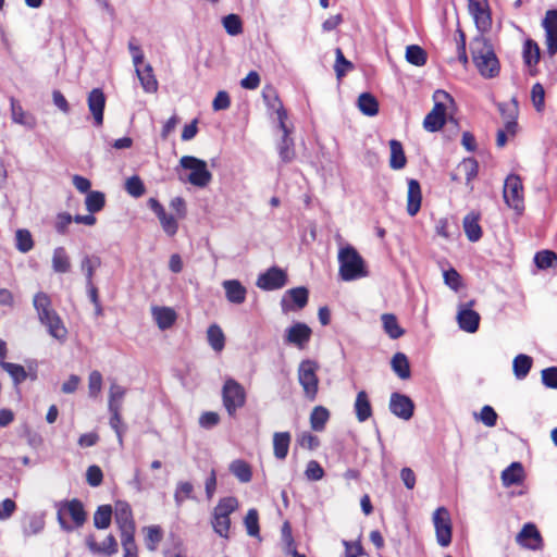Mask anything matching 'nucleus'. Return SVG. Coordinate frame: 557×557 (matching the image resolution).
<instances>
[{"label":"nucleus","instance_id":"obj_1","mask_svg":"<svg viewBox=\"0 0 557 557\" xmlns=\"http://www.w3.org/2000/svg\"><path fill=\"white\" fill-rule=\"evenodd\" d=\"M473 63L484 78H494L499 74V61L491 42L482 37H475L470 44Z\"/></svg>","mask_w":557,"mask_h":557},{"label":"nucleus","instance_id":"obj_2","mask_svg":"<svg viewBox=\"0 0 557 557\" xmlns=\"http://www.w3.org/2000/svg\"><path fill=\"white\" fill-rule=\"evenodd\" d=\"M181 182L205 188L212 181V173L209 171L207 162L194 156H183L178 165L175 168Z\"/></svg>","mask_w":557,"mask_h":557},{"label":"nucleus","instance_id":"obj_3","mask_svg":"<svg viewBox=\"0 0 557 557\" xmlns=\"http://www.w3.org/2000/svg\"><path fill=\"white\" fill-rule=\"evenodd\" d=\"M338 275L345 282L356 281L368 276V270L363 258L350 245H347L338 251Z\"/></svg>","mask_w":557,"mask_h":557},{"label":"nucleus","instance_id":"obj_4","mask_svg":"<svg viewBox=\"0 0 557 557\" xmlns=\"http://www.w3.org/2000/svg\"><path fill=\"white\" fill-rule=\"evenodd\" d=\"M57 507V519L60 528L65 532H72L75 528L84 525L87 519L83 503L77 499L59 502Z\"/></svg>","mask_w":557,"mask_h":557},{"label":"nucleus","instance_id":"obj_5","mask_svg":"<svg viewBox=\"0 0 557 557\" xmlns=\"http://www.w3.org/2000/svg\"><path fill=\"white\" fill-rule=\"evenodd\" d=\"M319 364L311 359L302 360L297 369L298 383L302 387L304 396L309 401H314L319 392Z\"/></svg>","mask_w":557,"mask_h":557},{"label":"nucleus","instance_id":"obj_6","mask_svg":"<svg viewBox=\"0 0 557 557\" xmlns=\"http://www.w3.org/2000/svg\"><path fill=\"white\" fill-rule=\"evenodd\" d=\"M223 405L230 416L246 403L245 388L234 379H227L222 388Z\"/></svg>","mask_w":557,"mask_h":557},{"label":"nucleus","instance_id":"obj_7","mask_svg":"<svg viewBox=\"0 0 557 557\" xmlns=\"http://www.w3.org/2000/svg\"><path fill=\"white\" fill-rule=\"evenodd\" d=\"M433 524L435 528L436 541L440 546L447 547L451 543V518L445 507H438L433 512Z\"/></svg>","mask_w":557,"mask_h":557},{"label":"nucleus","instance_id":"obj_8","mask_svg":"<svg viewBox=\"0 0 557 557\" xmlns=\"http://www.w3.org/2000/svg\"><path fill=\"white\" fill-rule=\"evenodd\" d=\"M523 187L522 182L518 175L510 174L507 176L504 185V199L505 202L521 213L523 210Z\"/></svg>","mask_w":557,"mask_h":557},{"label":"nucleus","instance_id":"obj_9","mask_svg":"<svg viewBox=\"0 0 557 557\" xmlns=\"http://www.w3.org/2000/svg\"><path fill=\"white\" fill-rule=\"evenodd\" d=\"M287 284V274L277 267H271L265 272L259 274L256 285L262 290H275Z\"/></svg>","mask_w":557,"mask_h":557},{"label":"nucleus","instance_id":"obj_10","mask_svg":"<svg viewBox=\"0 0 557 557\" xmlns=\"http://www.w3.org/2000/svg\"><path fill=\"white\" fill-rule=\"evenodd\" d=\"M309 293L306 287H295L285 292L281 299V308L284 313L298 311L308 304Z\"/></svg>","mask_w":557,"mask_h":557},{"label":"nucleus","instance_id":"obj_11","mask_svg":"<svg viewBox=\"0 0 557 557\" xmlns=\"http://www.w3.org/2000/svg\"><path fill=\"white\" fill-rule=\"evenodd\" d=\"M37 315L40 323L47 327L50 336L59 341H64L66 338L67 330L53 308L45 310Z\"/></svg>","mask_w":557,"mask_h":557},{"label":"nucleus","instance_id":"obj_12","mask_svg":"<svg viewBox=\"0 0 557 557\" xmlns=\"http://www.w3.org/2000/svg\"><path fill=\"white\" fill-rule=\"evenodd\" d=\"M312 335L311 329L302 322H296L286 329L284 342L299 349L306 348Z\"/></svg>","mask_w":557,"mask_h":557},{"label":"nucleus","instance_id":"obj_13","mask_svg":"<svg viewBox=\"0 0 557 557\" xmlns=\"http://www.w3.org/2000/svg\"><path fill=\"white\" fill-rule=\"evenodd\" d=\"M542 26L545 30V45L549 57L557 53V10L552 9L546 11L542 21Z\"/></svg>","mask_w":557,"mask_h":557},{"label":"nucleus","instance_id":"obj_14","mask_svg":"<svg viewBox=\"0 0 557 557\" xmlns=\"http://www.w3.org/2000/svg\"><path fill=\"white\" fill-rule=\"evenodd\" d=\"M474 301L470 300L467 304L459 305L457 312V322L460 330L467 333H474L478 331L480 325V314L472 310Z\"/></svg>","mask_w":557,"mask_h":557},{"label":"nucleus","instance_id":"obj_15","mask_svg":"<svg viewBox=\"0 0 557 557\" xmlns=\"http://www.w3.org/2000/svg\"><path fill=\"white\" fill-rule=\"evenodd\" d=\"M113 513L115 523L121 533L135 532L133 511L127 502H115Z\"/></svg>","mask_w":557,"mask_h":557},{"label":"nucleus","instance_id":"obj_16","mask_svg":"<svg viewBox=\"0 0 557 557\" xmlns=\"http://www.w3.org/2000/svg\"><path fill=\"white\" fill-rule=\"evenodd\" d=\"M469 12L474 20L475 26L480 32H486L491 28L492 20L486 0H468Z\"/></svg>","mask_w":557,"mask_h":557},{"label":"nucleus","instance_id":"obj_17","mask_svg":"<svg viewBox=\"0 0 557 557\" xmlns=\"http://www.w3.org/2000/svg\"><path fill=\"white\" fill-rule=\"evenodd\" d=\"M516 541L519 545L531 549L539 550L543 547V540L537 528L533 523H525L521 531L517 534Z\"/></svg>","mask_w":557,"mask_h":557},{"label":"nucleus","instance_id":"obj_18","mask_svg":"<svg viewBox=\"0 0 557 557\" xmlns=\"http://www.w3.org/2000/svg\"><path fill=\"white\" fill-rule=\"evenodd\" d=\"M389 410L396 417L409 420L413 416V401L406 395L393 393L389 399Z\"/></svg>","mask_w":557,"mask_h":557},{"label":"nucleus","instance_id":"obj_19","mask_svg":"<svg viewBox=\"0 0 557 557\" xmlns=\"http://www.w3.org/2000/svg\"><path fill=\"white\" fill-rule=\"evenodd\" d=\"M88 108L92 114L95 125L100 126L103 123V110L106 106V97L100 88L92 89L88 95Z\"/></svg>","mask_w":557,"mask_h":557},{"label":"nucleus","instance_id":"obj_20","mask_svg":"<svg viewBox=\"0 0 557 557\" xmlns=\"http://www.w3.org/2000/svg\"><path fill=\"white\" fill-rule=\"evenodd\" d=\"M85 542L88 549L92 554L97 555L112 556L116 554L119 549L117 542L112 534H109L101 544L96 542V539L92 534L88 535Z\"/></svg>","mask_w":557,"mask_h":557},{"label":"nucleus","instance_id":"obj_21","mask_svg":"<svg viewBox=\"0 0 557 557\" xmlns=\"http://www.w3.org/2000/svg\"><path fill=\"white\" fill-rule=\"evenodd\" d=\"M225 297L233 305H242L247 297V288L238 280H225L222 282Z\"/></svg>","mask_w":557,"mask_h":557},{"label":"nucleus","instance_id":"obj_22","mask_svg":"<svg viewBox=\"0 0 557 557\" xmlns=\"http://www.w3.org/2000/svg\"><path fill=\"white\" fill-rule=\"evenodd\" d=\"M478 172V161L473 158H466L458 164L456 173L451 175V180L457 181L459 176L463 175L466 178V185L472 190L473 186L471 185V182L476 177Z\"/></svg>","mask_w":557,"mask_h":557},{"label":"nucleus","instance_id":"obj_23","mask_svg":"<svg viewBox=\"0 0 557 557\" xmlns=\"http://www.w3.org/2000/svg\"><path fill=\"white\" fill-rule=\"evenodd\" d=\"M11 119L14 123L23 125L29 129L36 126V119L33 114L26 112L21 103L13 97L10 98Z\"/></svg>","mask_w":557,"mask_h":557},{"label":"nucleus","instance_id":"obj_24","mask_svg":"<svg viewBox=\"0 0 557 557\" xmlns=\"http://www.w3.org/2000/svg\"><path fill=\"white\" fill-rule=\"evenodd\" d=\"M44 513L33 512L24 517L22 521V532L24 536H33L42 532L45 529Z\"/></svg>","mask_w":557,"mask_h":557},{"label":"nucleus","instance_id":"obj_25","mask_svg":"<svg viewBox=\"0 0 557 557\" xmlns=\"http://www.w3.org/2000/svg\"><path fill=\"white\" fill-rule=\"evenodd\" d=\"M421 187L417 180H409L407 194V212L410 216H414L421 208Z\"/></svg>","mask_w":557,"mask_h":557},{"label":"nucleus","instance_id":"obj_26","mask_svg":"<svg viewBox=\"0 0 557 557\" xmlns=\"http://www.w3.org/2000/svg\"><path fill=\"white\" fill-rule=\"evenodd\" d=\"M152 317L162 331L170 329L176 321V312L169 307H152Z\"/></svg>","mask_w":557,"mask_h":557},{"label":"nucleus","instance_id":"obj_27","mask_svg":"<svg viewBox=\"0 0 557 557\" xmlns=\"http://www.w3.org/2000/svg\"><path fill=\"white\" fill-rule=\"evenodd\" d=\"M290 441L289 432H275L273 434V455L277 460H284L287 457Z\"/></svg>","mask_w":557,"mask_h":557},{"label":"nucleus","instance_id":"obj_28","mask_svg":"<svg viewBox=\"0 0 557 557\" xmlns=\"http://www.w3.org/2000/svg\"><path fill=\"white\" fill-rule=\"evenodd\" d=\"M354 409L359 422H364L372 416L371 403L366 391H360L357 394Z\"/></svg>","mask_w":557,"mask_h":557},{"label":"nucleus","instance_id":"obj_29","mask_svg":"<svg viewBox=\"0 0 557 557\" xmlns=\"http://www.w3.org/2000/svg\"><path fill=\"white\" fill-rule=\"evenodd\" d=\"M524 478V470L520 462H512L502 472V482L506 487L520 484Z\"/></svg>","mask_w":557,"mask_h":557},{"label":"nucleus","instance_id":"obj_30","mask_svg":"<svg viewBox=\"0 0 557 557\" xmlns=\"http://www.w3.org/2000/svg\"><path fill=\"white\" fill-rule=\"evenodd\" d=\"M479 214L470 212L463 218V230L468 239L472 243L478 242L482 237V228L479 224Z\"/></svg>","mask_w":557,"mask_h":557},{"label":"nucleus","instance_id":"obj_31","mask_svg":"<svg viewBox=\"0 0 557 557\" xmlns=\"http://www.w3.org/2000/svg\"><path fill=\"white\" fill-rule=\"evenodd\" d=\"M136 74L146 92H156L158 90V81L150 64H146L144 69L137 66Z\"/></svg>","mask_w":557,"mask_h":557},{"label":"nucleus","instance_id":"obj_32","mask_svg":"<svg viewBox=\"0 0 557 557\" xmlns=\"http://www.w3.org/2000/svg\"><path fill=\"white\" fill-rule=\"evenodd\" d=\"M126 388L116 382H112L109 388L108 409L109 411H121Z\"/></svg>","mask_w":557,"mask_h":557},{"label":"nucleus","instance_id":"obj_33","mask_svg":"<svg viewBox=\"0 0 557 557\" xmlns=\"http://www.w3.org/2000/svg\"><path fill=\"white\" fill-rule=\"evenodd\" d=\"M51 263L55 273L63 274L71 270V259L64 247L54 248Z\"/></svg>","mask_w":557,"mask_h":557},{"label":"nucleus","instance_id":"obj_34","mask_svg":"<svg viewBox=\"0 0 557 557\" xmlns=\"http://www.w3.org/2000/svg\"><path fill=\"white\" fill-rule=\"evenodd\" d=\"M384 332L392 338L397 339L405 334V330L398 324L397 318L393 313H384L381 317Z\"/></svg>","mask_w":557,"mask_h":557},{"label":"nucleus","instance_id":"obj_35","mask_svg":"<svg viewBox=\"0 0 557 557\" xmlns=\"http://www.w3.org/2000/svg\"><path fill=\"white\" fill-rule=\"evenodd\" d=\"M358 109L367 116H374L379 112V102L370 92H362L358 97Z\"/></svg>","mask_w":557,"mask_h":557},{"label":"nucleus","instance_id":"obj_36","mask_svg":"<svg viewBox=\"0 0 557 557\" xmlns=\"http://www.w3.org/2000/svg\"><path fill=\"white\" fill-rule=\"evenodd\" d=\"M277 151L280 159L284 163H289L295 159L294 140L289 137V133H283L282 139L277 145Z\"/></svg>","mask_w":557,"mask_h":557},{"label":"nucleus","instance_id":"obj_37","mask_svg":"<svg viewBox=\"0 0 557 557\" xmlns=\"http://www.w3.org/2000/svg\"><path fill=\"white\" fill-rule=\"evenodd\" d=\"M207 339L210 347L216 351L221 352L225 346V335L222 329L218 324H211L207 330Z\"/></svg>","mask_w":557,"mask_h":557},{"label":"nucleus","instance_id":"obj_38","mask_svg":"<svg viewBox=\"0 0 557 557\" xmlns=\"http://www.w3.org/2000/svg\"><path fill=\"white\" fill-rule=\"evenodd\" d=\"M330 419V411L323 406H317L310 413V426L315 432L325 429V424Z\"/></svg>","mask_w":557,"mask_h":557},{"label":"nucleus","instance_id":"obj_39","mask_svg":"<svg viewBox=\"0 0 557 557\" xmlns=\"http://www.w3.org/2000/svg\"><path fill=\"white\" fill-rule=\"evenodd\" d=\"M101 265V259L98 256L86 255L81 261V270L85 275L86 284L94 283L95 271Z\"/></svg>","mask_w":557,"mask_h":557},{"label":"nucleus","instance_id":"obj_40","mask_svg":"<svg viewBox=\"0 0 557 557\" xmlns=\"http://www.w3.org/2000/svg\"><path fill=\"white\" fill-rule=\"evenodd\" d=\"M391 159L389 165L394 170H400L406 165V156L400 141L392 139L389 141Z\"/></svg>","mask_w":557,"mask_h":557},{"label":"nucleus","instance_id":"obj_41","mask_svg":"<svg viewBox=\"0 0 557 557\" xmlns=\"http://www.w3.org/2000/svg\"><path fill=\"white\" fill-rule=\"evenodd\" d=\"M113 508L111 505H101L94 515V525L99 530L108 529L111 524Z\"/></svg>","mask_w":557,"mask_h":557},{"label":"nucleus","instance_id":"obj_42","mask_svg":"<svg viewBox=\"0 0 557 557\" xmlns=\"http://www.w3.org/2000/svg\"><path fill=\"white\" fill-rule=\"evenodd\" d=\"M230 471L242 483H248L252 478L250 466L242 459L232 461L230 465Z\"/></svg>","mask_w":557,"mask_h":557},{"label":"nucleus","instance_id":"obj_43","mask_svg":"<svg viewBox=\"0 0 557 557\" xmlns=\"http://www.w3.org/2000/svg\"><path fill=\"white\" fill-rule=\"evenodd\" d=\"M392 369L393 371L403 380L408 379L410 376V366L408 358L403 352H396L392 358Z\"/></svg>","mask_w":557,"mask_h":557},{"label":"nucleus","instance_id":"obj_44","mask_svg":"<svg viewBox=\"0 0 557 557\" xmlns=\"http://www.w3.org/2000/svg\"><path fill=\"white\" fill-rule=\"evenodd\" d=\"M532 358L528 355H518L512 362L513 373L517 379H524L531 370Z\"/></svg>","mask_w":557,"mask_h":557},{"label":"nucleus","instance_id":"obj_45","mask_svg":"<svg viewBox=\"0 0 557 557\" xmlns=\"http://www.w3.org/2000/svg\"><path fill=\"white\" fill-rule=\"evenodd\" d=\"M523 61L528 66H534L540 61V47L532 40L527 39L523 45Z\"/></svg>","mask_w":557,"mask_h":557},{"label":"nucleus","instance_id":"obj_46","mask_svg":"<svg viewBox=\"0 0 557 557\" xmlns=\"http://www.w3.org/2000/svg\"><path fill=\"white\" fill-rule=\"evenodd\" d=\"M106 205L104 194L101 191H89L85 199V206L89 213H96L103 209Z\"/></svg>","mask_w":557,"mask_h":557},{"label":"nucleus","instance_id":"obj_47","mask_svg":"<svg viewBox=\"0 0 557 557\" xmlns=\"http://www.w3.org/2000/svg\"><path fill=\"white\" fill-rule=\"evenodd\" d=\"M11 376L14 385L23 383L27 379V372L23 366L13 362H2L1 367Z\"/></svg>","mask_w":557,"mask_h":557},{"label":"nucleus","instance_id":"obj_48","mask_svg":"<svg viewBox=\"0 0 557 557\" xmlns=\"http://www.w3.org/2000/svg\"><path fill=\"white\" fill-rule=\"evenodd\" d=\"M238 508V500L236 497L227 496L219 500L213 509V513L230 517Z\"/></svg>","mask_w":557,"mask_h":557},{"label":"nucleus","instance_id":"obj_49","mask_svg":"<svg viewBox=\"0 0 557 557\" xmlns=\"http://www.w3.org/2000/svg\"><path fill=\"white\" fill-rule=\"evenodd\" d=\"M406 60L416 66H422L426 63V53L418 45H410L406 49Z\"/></svg>","mask_w":557,"mask_h":557},{"label":"nucleus","instance_id":"obj_50","mask_svg":"<svg viewBox=\"0 0 557 557\" xmlns=\"http://www.w3.org/2000/svg\"><path fill=\"white\" fill-rule=\"evenodd\" d=\"M556 261L557 255L552 250H542L534 256V263L541 270L554 267Z\"/></svg>","mask_w":557,"mask_h":557},{"label":"nucleus","instance_id":"obj_51","mask_svg":"<svg viewBox=\"0 0 557 557\" xmlns=\"http://www.w3.org/2000/svg\"><path fill=\"white\" fill-rule=\"evenodd\" d=\"M16 248L18 251L26 253L34 247V240L28 230H17L15 233Z\"/></svg>","mask_w":557,"mask_h":557},{"label":"nucleus","instance_id":"obj_52","mask_svg":"<svg viewBox=\"0 0 557 557\" xmlns=\"http://www.w3.org/2000/svg\"><path fill=\"white\" fill-rule=\"evenodd\" d=\"M135 532L121 533L123 557H137V545L134 539Z\"/></svg>","mask_w":557,"mask_h":557},{"label":"nucleus","instance_id":"obj_53","mask_svg":"<svg viewBox=\"0 0 557 557\" xmlns=\"http://www.w3.org/2000/svg\"><path fill=\"white\" fill-rule=\"evenodd\" d=\"M226 33L231 36H237L243 33V23L238 15L228 14L222 20Z\"/></svg>","mask_w":557,"mask_h":557},{"label":"nucleus","instance_id":"obj_54","mask_svg":"<svg viewBox=\"0 0 557 557\" xmlns=\"http://www.w3.org/2000/svg\"><path fill=\"white\" fill-rule=\"evenodd\" d=\"M194 486L189 482H178L174 492V499L177 507L189 498H193Z\"/></svg>","mask_w":557,"mask_h":557},{"label":"nucleus","instance_id":"obj_55","mask_svg":"<svg viewBox=\"0 0 557 557\" xmlns=\"http://www.w3.org/2000/svg\"><path fill=\"white\" fill-rule=\"evenodd\" d=\"M212 516V527L215 533H218L221 537L228 539L231 528L230 517H224L215 513H213Z\"/></svg>","mask_w":557,"mask_h":557},{"label":"nucleus","instance_id":"obj_56","mask_svg":"<svg viewBox=\"0 0 557 557\" xmlns=\"http://www.w3.org/2000/svg\"><path fill=\"white\" fill-rule=\"evenodd\" d=\"M102 388V374L98 370H94L88 376V395L90 398H97Z\"/></svg>","mask_w":557,"mask_h":557},{"label":"nucleus","instance_id":"obj_57","mask_svg":"<svg viewBox=\"0 0 557 557\" xmlns=\"http://www.w3.org/2000/svg\"><path fill=\"white\" fill-rule=\"evenodd\" d=\"M125 190L131 196H133L135 198H139L145 194L146 188H145V185H144L143 181L140 180V177L137 175H134L126 180Z\"/></svg>","mask_w":557,"mask_h":557},{"label":"nucleus","instance_id":"obj_58","mask_svg":"<svg viewBox=\"0 0 557 557\" xmlns=\"http://www.w3.org/2000/svg\"><path fill=\"white\" fill-rule=\"evenodd\" d=\"M160 221L161 227L164 233L169 236H174L178 231V222L172 214H168L165 211L157 216Z\"/></svg>","mask_w":557,"mask_h":557},{"label":"nucleus","instance_id":"obj_59","mask_svg":"<svg viewBox=\"0 0 557 557\" xmlns=\"http://www.w3.org/2000/svg\"><path fill=\"white\" fill-rule=\"evenodd\" d=\"M146 546L149 550H154L156 545L161 542L163 533L159 525H149L145 528Z\"/></svg>","mask_w":557,"mask_h":557},{"label":"nucleus","instance_id":"obj_60","mask_svg":"<svg viewBox=\"0 0 557 557\" xmlns=\"http://www.w3.org/2000/svg\"><path fill=\"white\" fill-rule=\"evenodd\" d=\"M446 117L429 112L423 121V127L425 131L434 133L443 128L445 125Z\"/></svg>","mask_w":557,"mask_h":557},{"label":"nucleus","instance_id":"obj_61","mask_svg":"<svg viewBox=\"0 0 557 557\" xmlns=\"http://www.w3.org/2000/svg\"><path fill=\"white\" fill-rule=\"evenodd\" d=\"M246 530L248 535L250 536H258L260 529H259V519H258V511L255 508H251L248 510L245 520H244Z\"/></svg>","mask_w":557,"mask_h":557},{"label":"nucleus","instance_id":"obj_62","mask_svg":"<svg viewBox=\"0 0 557 557\" xmlns=\"http://www.w3.org/2000/svg\"><path fill=\"white\" fill-rule=\"evenodd\" d=\"M110 420L109 424L114 430L119 444L123 445V434L125 433V425L122 422L121 411H109Z\"/></svg>","mask_w":557,"mask_h":557},{"label":"nucleus","instance_id":"obj_63","mask_svg":"<svg viewBox=\"0 0 557 557\" xmlns=\"http://www.w3.org/2000/svg\"><path fill=\"white\" fill-rule=\"evenodd\" d=\"M336 54V63H335V72L338 78L343 77L348 71H350L354 65L350 61H348L342 51V49L337 48L335 50Z\"/></svg>","mask_w":557,"mask_h":557},{"label":"nucleus","instance_id":"obj_64","mask_svg":"<svg viewBox=\"0 0 557 557\" xmlns=\"http://www.w3.org/2000/svg\"><path fill=\"white\" fill-rule=\"evenodd\" d=\"M443 278L444 283L455 292L459 290L461 287V276L454 268L444 270Z\"/></svg>","mask_w":557,"mask_h":557}]
</instances>
